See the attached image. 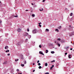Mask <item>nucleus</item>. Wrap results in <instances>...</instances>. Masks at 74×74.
<instances>
[{
    "label": "nucleus",
    "mask_w": 74,
    "mask_h": 74,
    "mask_svg": "<svg viewBox=\"0 0 74 74\" xmlns=\"http://www.w3.org/2000/svg\"><path fill=\"white\" fill-rule=\"evenodd\" d=\"M21 66H23H23H24V65L23 64H22Z\"/></svg>",
    "instance_id": "28"
},
{
    "label": "nucleus",
    "mask_w": 74,
    "mask_h": 74,
    "mask_svg": "<svg viewBox=\"0 0 74 74\" xmlns=\"http://www.w3.org/2000/svg\"><path fill=\"white\" fill-rule=\"evenodd\" d=\"M46 32H49V30L48 29H46Z\"/></svg>",
    "instance_id": "10"
},
{
    "label": "nucleus",
    "mask_w": 74,
    "mask_h": 74,
    "mask_svg": "<svg viewBox=\"0 0 74 74\" xmlns=\"http://www.w3.org/2000/svg\"><path fill=\"white\" fill-rule=\"evenodd\" d=\"M45 74H49V73L48 72H47L45 73Z\"/></svg>",
    "instance_id": "30"
},
{
    "label": "nucleus",
    "mask_w": 74,
    "mask_h": 74,
    "mask_svg": "<svg viewBox=\"0 0 74 74\" xmlns=\"http://www.w3.org/2000/svg\"><path fill=\"white\" fill-rule=\"evenodd\" d=\"M21 56L22 57H21V59H22V60H23V59H24V58H23V56L22 55Z\"/></svg>",
    "instance_id": "6"
},
{
    "label": "nucleus",
    "mask_w": 74,
    "mask_h": 74,
    "mask_svg": "<svg viewBox=\"0 0 74 74\" xmlns=\"http://www.w3.org/2000/svg\"><path fill=\"white\" fill-rule=\"evenodd\" d=\"M61 26H60L59 27V28L60 29H61Z\"/></svg>",
    "instance_id": "27"
},
{
    "label": "nucleus",
    "mask_w": 74,
    "mask_h": 74,
    "mask_svg": "<svg viewBox=\"0 0 74 74\" xmlns=\"http://www.w3.org/2000/svg\"><path fill=\"white\" fill-rule=\"evenodd\" d=\"M24 64H26V60H24Z\"/></svg>",
    "instance_id": "7"
},
{
    "label": "nucleus",
    "mask_w": 74,
    "mask_h": 74,
    "mask_svg": "<svg viewBox=\"0 0 74 74\" xmlns=\"http://www.w3.org/2000/svg\"><path fill=\"white\" fill-rule=\"evenodd\" d=\"M34 64H34V63H33V66H34Z\"/></svg>",
    "instance_id": "42"
},
{
    "label": "nucleus",
    "mask_w": 74,
    "mask_h": 74,
    "mask_svg": "<svg viewBox=\"0 0 74 74\" xmlns=\"http://www.w3.org/2000/svg\"><path fill=\"white\" fill-rule=\"evenodd\" d=\"M17 60H15V62H17Z\"/></svg>",
    "instance_id": "48"
},
{
    "label": "nucleus",
    "mask_w": 74,
    "mask_h": 74,
    "mask_svg": "<svg viewBox=\"0 0 74 74\" xmlns=\"http://www.w3.org/2000/svg\"><path fill=\"white\" fill-rule=\"evenodd\" d=\"M18 74H22V73H18Z\"/></svg>",
    "instance_id": "46"
},
{
    "label": "nucleus",
    "mask_w": 74,
    "mask_h": 74,
    "mask_svg": "<svg viewBox=\"0 0 74 74\" xmlns=\"http://www.w3.org/2000/svg\"><path fill=\"white\" fill-rule=\"evenodd\" d=\"M73 13H71V14H70L71 16H72V15H73Z\"/></svg>",
    "instance_id": "18"
},
{
    "label": "nucleus",
    "mask_w": 74,
    "mask_h": 74,
    "mask_svg": "<svg viewBox=\"0 0 74 74\" xmlns=\"http://www.w3.org/2000/svg\"><path fill=\"white\" fill-rule=\"evenodd\" d=\"M38 66H40V65H41V64H40V63H38Z\"/></svg>",
    "instance_id": "24"
},
{
    "label": "nucleus",
    "mask_w": 74,
    "mask_h": 74,
    "mask_svg": "<svg viewBox=\"0 0 74 74\" xmlns=\"http://www.w3.org/2000/svg\"><path fill=\"white\" fill-rule=\"evenodd\" d=\"M34 71H35V70H33V72H34Z\"/></svg>",
    "instance_id": "45"
},
{
    "label": "nucleus",
    "mask_w": 74,
    "mask_h": 74,
    "mask_svg": "<svg viewBox=\"0 0 74 74\" xmlns=\"http://www.w3.org/2000/svg\"><path fill=\"white\" fill-rule=\"evenodd\" d=\"M56 31H57V32H59V30L58 29H56Z\"/></svg>",
    "instance_id": "21"
},
{
    "label": "nucleus",
    "mask_w": 74,
    "mask_h": 74,
    "mask_svg": "<svg viewBox=\"0 0 74 74\" xmlns=\"http://www.w3.org/2000/svg\"><path fill=\"white\" fill-rule=\"evenodd\" d=\"M48 50H46V52L45 53H48Z\"/></svg>",
    "instance_id": "11"
},
{
    "label": "nucleus",
    "mask_w": 74,
    "mask_h": 74,
    "mask_svg": "<svg viewBox=\"0 0 74 74\" xmlns=\"http://www.w3.org/2000/svg\"><path fill=\"white\" fill-rule=\"evenodd\" d=\"M21 29H20V28H18V29H17V30L18 32L19 33L21 32Z\"/></svg>",
    "instance_id": "3"
},
{
    "label": "nucleus",
    "mask_w": 74,
    "mask_h": 74,
    "mask_svg": "<svg viewBox=\"0 0 74 74\" xmlns=\"http://www.w3.org/2000/svg\"><path fill=\"white\" fill-rule=\"evenodd\" d=\"M39 48H41V45H39Z\"/></svg>",
    "instance_id": "23"
},
{
    "label": "nucleus",
    "mask_w": 74,
    "mask_h": 74,
    "mask_svg": "<svg viewBox=\"0 0 74 74\" xmlns=\"http://www.w3.org/2000/svg\"><path fill=\"white\" fill-rule=\"evenodd\" d=\"M39 53L41 54V55H44V53H43L42 52H41V51H40Z\"/></svg>",
    "instance_id": "5"
},
{
    "label": "nucleus",
    "mask_w": 74,
    "mask_h": 74,
    "mask_svg": "<svg viewBox=\"0 0 74 74\" xmlns=\"http://www.w3.org/2000/svg\"><path fill=\"white\" fill-rule=\"evenodd\" d=\"M17 60V61H18V60H19V59H18Z\"/></svg>",
    "instance_id": "49"
},
{
    "label": "nucleus",
    "mask_w": 74,
    "mask_h": 74,
    "mask_svg": "<svg viewBox=\"0 0 74 74\" xmlns=\"http://www.w3.org/2000/svg\"><path fill=\"white\" fill-rule=\"evenodd\" d=\"M52 69H53V67H52L51 66L50 67V70H52Z\"/></svg>",
    "instance_id": "25"
},
{
    "label": "nucleus",
    "mask_w": 74,
    "mask_h": 74,
    "mask_svg": "<svg viewBox=\"0 0 74 74\" xmlns=\"http://www.w3.org/2000/svg\"><path fill=\"white\" fill-rule=\"evenodd\" d=\"M27 32H29V28L27 29Z\"/></svg>",
    "instance_id": "31"
},
{
    "label": "nucleus",
    "mask_w": 74,
    "mask_h": 74,
    "mask_svg": "<svg viewBox=\"0 0 74 74\" xmlns=\"http://www.w3.org/2000/svg\"><path fill=\"white\" fill-rule=\"evenodd\" d=\"M69 48V46H67L66 47V49H68Z\"/></svg>",
    "instance_id": "26"
},
{
    "label": "nucleus",
    "mask_w": 74,
    "mask_h": 74,
    "mask_svg": "<svg viewBox=\"0 0 74 74\" xmlns=\"http://www.w3.org/2000/svg\"><path fill=\"white\" fill-rule=\"evenodd\" d=\"M45 66H48V64H47V63H45Z\"/></svg>",
    "instance_id": "14"
},
{
    "label": "nucleus",
    "mask_w": 74,
    "mask_h": 74,
    "mask_svg": "<svg viewBox=\"0 0 74 74\" xmlns=\"http://www.w3.org/2000/svg\"><path fill=\"white\" fill-rule=\"evenodd\" d=\"M51 53H54V51H52L51 52Z\"/></svg>",
    "instance_id": "22"
},
{
    "label": "nucleus",
    "mask_w": 74,
    "mask_h": 74,
    "mask_svg": "<svg viewBox=\"0 0 74 74\" xmlns=\"http://www.w3.org/2000/svg\"><path fill=\"white\" fill-rule=\"evenodd\" d=\"M10 55V53L8 54V56H9V55Z\"/></svg>",
    "instance_id": "40"
},
{
    "label": "nucleus",
    "mask_w": 74,
    "mask_h": 74,
    "mask_svg": "<svg viewBox=\"0 0 74 74\" xmlns=\"http://www.w3.org/2000/svg\"><path fill=\"white\" fill-rule=\"evenodd\" d=\"M67 53H65V55H67Z\"/></svg>",
    "instance_id": "35"
},
{
    "label": "nucleus",
    "mask_w": 74,
    "mask_h": 74,
    "mask_svg": "<svg viewBox=\"0 0 74 74\" xmlns=\"http://www.w3.org/2000/svg\"><path fill=\"white\" fill-rule=\"evenodd\" d=\"M51 67H54V65H52Z\"/></svg>",
    "instance_id": "36"
},
{
    "label": "nucleus",
    "mask_w": 74,
    "mask_h": 74,
    "mask_svg": "<svg viewBox=\"0 0 74 74\" xmlns=\"http://www.w3.org/2000/svg\"><path fill=\"white\" fill-rule=\"evenodd\" d=\"M69 26V27H71V25H70Z\"/></svg>",
    "instance_id": "51"
},
{
    "label": "nucleus",
    "mask_w": 74,
    "mask_h": 74,
    "mask_svg": "<svg viewBox=\"0 0 74 74\" xmlns=\"http://www.w3.org/2000/svg\"><path fill=\"white\" fill-rule=\"evenodd\" d=\"M32 5H34V4L33 3H32Z\"/></svg>",
    "instance_id": "43"
},
{
    "label": "nucleus",
    "mask_w": 74,
    "mask_h": 74,
    "mask_svg": "<svg viewBox=\"0 0 74 74\" xmlns=\"http://www.w3.org/2000/svg\"><path fill=\"white\" fill-rule=\"evenodd\" d=\"M69 59H71V55H70H70H69Z\"/></svg>",
    "instance_id": "9"
},
{
    "label": "nucleus",
    "mask_w": 74,
    "mask_h": 74,
    "mask_svg": "<svg viewBox=\"0 0 74 74\" xmlns=\"http://www.w3.org/2000/svg\"><path fill=\"white\" fill-rule=\"evenodd\" d=\"M23 42V41L21 40L20 42H18V43H17V45H20L21 44V42Z\"/></svg>",
    "instance_id": "1"
},
{
    "label": "nucleus",
    "mask_w": 74,
    "mask_h": 74,
    "mask_svg": "<svg viewBox=\"0 0 74 74\" xmlns=\"http://www.w3.org/2000/svg\"><path fill=\"white\" fill-rule=\"evenodd\" d=\"M1 22L2 21L0 20V24H1Z\"/></svg>",
    "instance_id": "33"
},
{
    "label": "nucleus",
    "mask_w": 74,
    "mask_h": 74,
    "mask_svg": "<svg viewBox=\"0 0 74 74\" xmlns=\"http://www.w3.org/2000/svg\"><path fill=\"white\" fill-rule=\"evenodd\" d=\"M29 34H28V33H27V32H26L25 33L24 36L25 37H26V36H28Z\"/></svg>",
    "instance_id": "4"
},
{
    "label": "nucleus",
    "mask_w": 74,
    "mask_h": 74,
    "mask_svg": "<svg viewBox=\"0 0 74 74\" xmlns=\"http://www.w3.org/2000/svg\"><path fill=\"white\" fill-rule=\"evenodd\" d=\"M14 17H18V16H14Z\"/></svg>",
    "instance_id": "41"
},
{
    "label": "nucleus",
    "mask_w": 74,
    "mask_h": 74,
    "mask_svg": "<svg viewBox=\"0 0 74 74\" xmlns=\"http://www.w3.org/2000/svg\"><path fill=\"white\" fill-rule=\"evenodd\" d=\"M5 52H7V50H6V51H5Z\"/></svg>",
    "instance_id": "47"
},
{
    "label": "nucleus",
    "mask_w": 74,
    "mask_h": 74,
    "mask_svg": "<svg viewBox=\"0 0 74 74\" xmlns=\"http://www.w3.org/2000/svg\"><path fill=\"white\" fill-rule=\"evenodd\" d=\"M7 52H9V51H10L9 50H7Z\"/></svg>",
    "instance_id": "44"
},
{
    "label": "nucleus",
    "mask_w": 74,
    "mask_h": 74,
    "mask_svg": "<svg viewBox=\"0 0 74 74\" xmlns=\"http://www.w3.org/2000/svg\"><path fill=\"white\" fill-rule=\"evenodd\" d=\"M33 34H35L36 33V32H37V29H34L33 31Z\"/></svg>",
    "instance_id": "2"
},
{
    "label": "nucleus",
    "mask_w": 74,
    "mask_h": 74,
    "mask_svg": "<svg viewBox=\"0 0 74 74\" xmlns=\"http://www.w3.org/2000/svg\"><path fill=\"white\" fill-rule=\"evenodd\" d=\"M28 10H25V11H28Z\"/></svg>",
    "instance_id": "38"
},
{
    "label": "nucleus",
    "mask_w": 74,
    "mask_h": 74,
    "mask_svg": "<svg viewBox=\"0 0 74 74\" xmlns=\"http://www.w3.org/2000/svg\"><path fill=\"white\" fill-rule=\"evenodd\" d=\"M16 71H18V72H19V69H17V70H16Z\"/></svg>",
    "instance_id": "20"
},
{
    "label": "nucleus",
    "mask_w": 74,
    "mask_h": 74,
    "mask_svg": "<svg viewBox=\"0 0 74 74\" xmlns=\"http://www.w3.org/2000/svg\"><path fill=\"white\" fill-rule=\"evenodd\" d=\"M40 24H41V22H40V23H38L39 25H40Z\"/></svg>",
    "instance_id": "34"
},
{
    "label": "nucleus",
    "mask_w": 74,
    "mask_h": 74,
    "mask_svg": "<svg viewBox=\"0 0 74 74\" xmlns=\"http://www.w3.org/2000/svg\"><path fill=\"white\" fill-rule=\"evenodd\" d=\"M1 3V2L0 1V3Z\"/></svg>",
    "instance_id": "50"
},
{
    "label": "nucleus",
    "mask_w": 74,
    "mask_h": 74,
    "mask_svg": "<svg viewBox=\"0 0 74 74\" xmlns=\"http://www.w3.org/2000/svg\"><path fill=\"white\" fill-rule=\"evenodd\" d=\"M58 45L59 47H60V44H59V43H58Z\"/></svg>",
    "instance_id": "13"
},
{
    "label": "nucleus",
    "mask_w": 74,
    "mask_h": 74,
    "mask_svg": "<svg viewBox=\"0 0 74 74\" xmlns=\"http://www.w3.org/2000/svg\"><path fill=\"white\" fill-rule=\"evenodd\" d=\"M39 62H40V61L39 60H38L37 62V63H38Z\"/></svg>",
    "instance_id": "29"
},
{
    "label": "nucleus",
    "mask_w": 74,
    "mask_h": 74,
    "mask_svg": "<svg viewBox=\"0 0 74 74\" xmlns=\"http://www.w3.org/2000/svg\"><path fill=\"white\" fill-rule=\"evenodd\" d=\"M55 43H56V41H55Z\"/></svg>",
    "instance_id": "52"
},
{
    "label": "nucleus",
    "mask_w": 74,
    "mask_h": 74,
    "mask_svg": "<svg viewBox=\"0 0 74 74\" xmlns=\"http://www.w3.org/2000/svg\"><path fill=\"white\" fill-rule=\"evenodd\" d=\"M41 9H39V10L40 11H43V8H41Z\"/></svg>",
    "instance_id": "12"
},
{
    "label": "nucleus",
    "mask_w": 74,
    "mask_h": 74,
    "mask_svg": "<svg viewBox=\"0 0 74 74\" xmlns=\"http://www.w3.org/2000/svg\"><path fill=\"white\" fill-rule=\"evenodd\" d=\"M45 0H43L42 1L43 2H45Z\"/></svg>",
    "instance_id": "37"
},
{
    "label": "nucleus",
    "mask_w": 74,
    "mask_h": 74,
    "mask_svg": "<svg viewBox=\"0 0 74 74\" xmlns=\"http://www.w3.org/2000/svg\"><path fill=\"white\" fill-rule=\"evenodd\" d=\"M55 62V60H53V61H51V62L53 63V62Z\"/></svg>",
    "instance_id": "16"
},
{
    "label": "nucleus",
    "mask_w": 74,
    "mask_h": 74,
    "mask_svg": "<svg viewBox=\"0 0 74 74\" xmlns=\"http://www.w3.org/2000/svg\"><path fill=\"white\" fill-rule=\"evenodd\" d=\"M32 16H33V17H34V16H35V15H34V14H32Z\"/></svg>",
    "instance_id": "17"
},
{
    "label": "nucleus",
    "mask_w": 74,
    "mask_h": 74,
    "mask_svg": "<svg viewBox=\"0 0 74 74\" xmlns=\"http://www.w3.org/2000/svg\"><path fill=\"white\" fill-rule=\"evenodd\" d=\"M73 50V49L72 48H71L70 49V50Z\"/></svg>",
    "instance_id": "39"
},
{
    "label": "nucleus",
    "mask_w": 74,
    "mask_h": 74,
    "mask_svg": "<svg viewBox=\"0 0 74 74\" xmlns=\"http://www.w3.org/2000/svg\"><path fill=\"white\" fill-rule=\"evenodd\" d=\"M39 27H41V25H39Z\"/></svg>",
    "instance_id": "32"
},
{
    "label": "nucleus",
    "mask_w": 74,
    "mask_h": 74,
    "mask_svg": "<svg viewBox=\"0 0 74 74\" xmlns=\"http://www.w3.org/2000/svg\"><path fill=\"white\" fill-rule=\"evenodd\" d=\"M41 66H39V67H38V68H39V69H41Z\"/></svg>",
    "instance_id": "19"
},
{
    "label": "nucleus",
    "mask_w": 74,
    "mask_h": 74,
    "mask_svg": "<svg viewBox=\"0 0 74 74\" xmlns=\"http://www.w3.org/2000/svg\"><path fill=\"white\" fill-rule=\"evenodd\" d=\"M8 46H6L5 47V49H8Z\"/></svg>",
    "instance_id": "8"
},
{
    "label": "nucleus",
    "mask_w": 74,
    "mask_h": 74,
    "mask_svg": "<svg viewBox=\"0 0 74 74\" xmlns=\"http://www.w3.org/2000/svg\"><path fill=\"white\" fill-rule=\"evenodd\" d=\"M57 40H58V41H60V40H61L60 39V38H58Z\"/></svg>",
    "instance_id": "15"
},
{
    "label": "nucleus",
    "mask_w": 74,
    "mask_h": 74,
    "mask_svg": "<svg viewBox=\"0 0 74 74\" xmlns=\"http://www.w3.org/2000/svg\"><path fill=\"white\" fill-rule=\"evenodd\" d=\"M71 43H72V42H71Z\"/></svg>",
    "instance_id": "53"
}]
</instances>
